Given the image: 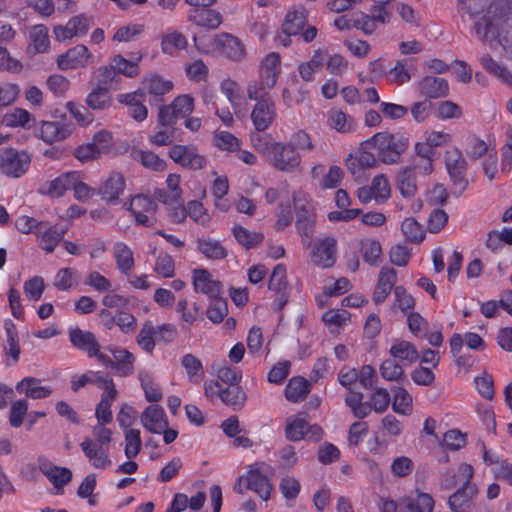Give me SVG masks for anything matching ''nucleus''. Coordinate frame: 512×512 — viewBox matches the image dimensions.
<instances>
[{
    "label": "nucleus",
    "mask_w": 512,
    "mask_h": 512,
    "mask_svg": "<svg viewBox=\"0 0 512 512\" xmlns=\"http://www.w3.org/2000/svg\"><path fill=\"white\" fill-rule=\"evenodd\" d=\"M409 138L402 133L382 131L361 143L363 149L375 148L380 160L385 164H396L409 147Z\"/></svg>",
    "instance_id": "nucleus-1"
},
{
    "label": "nucleus",
    "mask_w": 512,
    "mask_h": 512,
    "mask_svg": "<svg viewBox=\"0 0 512 512\" xmlns=\"http://www.w3.org/2000/svg\"><path fill=\"white\" fill-rule=\"evenodd\" d=\"M391 402L390 394L385 388H377L369 397L363 401V394L357 391H350L345 396V403L351 409L356 418L363 419L372 411L381 414L387 410Z\"/></svg>",
    "instance_id": "nucleus-2"
},
{
    "label": "nucleus",
    "mask_w": 512,
    "mask_h": 512,
    "mask_svg": "<svg viewBox=\"0 0 512 512\" xmlns=\"http://www.w3.org/2000/svg\"><path fill=\"white\" fill-rule=\"evenodd\" d=\"M389 15L380 7L374 9L373 15L359 12L353 15H342L334 20V25L339 30L356 28L365 35H371L377 29L378 24H388Z\"/></svg>",
    "instance_id": "nucleus-3"
},
{
    "label": "nucleus",
    "mask_w": 512,
    "mask_h": 512,
    "mask_svg": "<svg viewBox=\"0 0 512 512\" xmlns=\"http://www.w3.org/2000/svg\"><path fill=\"white\" fill-rule=\"evenodd\" d=\"M281 73V57L276 52L268 53L260 62L258 79L251 81L246 90L271 93Z\"/></svg>",
    "instance_id": "nucleus-4"
},
{
    "label": "nucleus",
    "mask_w": 512,
    "mask_h": 512,
    "mask_svg": "<svg viewBox=\"0 0 512 512\" xmlns=\"http://www.w3.org/2000/svg\"><path fill=\"white\" fill-rule=\"evenodd\" d=\"M247 97L255 102L251 111V120L255 129L259 132L267 130L277 116L276 104L271 93H252L247 90Z\"/></svg>",
    "instance_id": "nucleus-5"
},
{
    "label": "nucleus",
    "mask_w": 512,
    "mask_h": 512,
    "mask_svg": "<svg viewBox=\"0 0 512 512\" xmlns=\"http://www.w3.org/2000/svg\"><path fill=\"white\" fill-rule=\"evenodd\" d=\"M32 156L26 150L15 148L0 149V173L8 178L24 176L31 165Z\"/></svg>",
    "instance_id": "nucleus-6"
},
{
    "label": "nucleus",
    "mask_w": 512,
    "mask_h": 512,
    "mask_svg": "<svg viewBox=\"0 0 512 512\" xmlns=\"http://www.w3.org/2000/svg\"><path fill=\"white\" fill-rule=\"evenodd\" d=\"M266 161L278 171L293 172L301 164V155L292 144L277 142Z\"/></svg>",
    "instance_id": "nucleus-7"
},
{
    "label": "nucleus",
    "mask_w": 512,
    "mask_h": 512,
    "mask_svg": "<svg viewBox=\"0 0 512 512\" xmlns=\"http://www.w3.org/2000/svg\"><path fill=\"white\" fill-rule=\"evenodd\" d=\"M125 208L134 216L135 222L145 227H152L156 223L155 213L157 204L148 195L138 194L133 196Z\"/></svg>",
    "instance_id": "nucleus-8"
},
{
    "label": "nucleus",
    "mask_w": 512,
    "mask_h": 512,
    "mask_svg": "<svg viewBox=\"0 0 512 512\" xmlns=\"http://www.w3.org/2000/svg\"><path fill=\"white\" fill-rule=\"evenodd\" d=\"M285 436L290 441H300L304 438L319 441L323 436V430L316 424L309 425L302 415H292L286 420Z\"/></svg>",
    "instance_id": "nucleus-9"
},
{
    "label": "nucleus",
    "mask_w": 512,
    "mask_h": 512,
    "mask_svg": "<svg viewBox=\"0 0 512 512\" xmlns=\"http://www.w3.org/2000/svg\"><path fill=\"white\" fill-rule=\"evenodd\" d=\"M194 110V98L189 94L176 97L170 105L159 109L158 123L160 126H173L175 120L184 118Z\"/></svg>",
    "instance_id": "nucleus-10"
},
{
    "label": "nucleus",
    "mask_w": 512,
    "mask_h": 512,
    "mask_svg": "<svg viewBox=\"0 0 512 512\" xmlns=\"http://www.w3.org/2000/svg\"><path fill=\"white\" fill-rule=\"evenodd\" d=\"M311 261L322 268L332 267L337 258V241L333 237H325L314 242L310 252Z\"/></svg>",
    "instance_id": "nucleus-11"
},
{
    "label": "nucleus",
    "mask_w": 512,
    "mask_h": 512,
    "mask_svg": "<svg viewBox=\"0 0 512 512\" xmlns=\"http://www.w3.org/2000/svg\"><path fill=\"white\" fill-rule=\"evenodd\" d=\"M126 181L123 174L111 172L103 178L97 188V195L109 205L118 203L120 196L124 193Z\"/></svg>",
    "instance_id": "nucleus-12"
},
{
    "label": "nucleus",
    "mask_w": 512,
    "mask_h": 512,
    "mask_svg": "<svg viewBox=\"0 0 512 512\" xmlns=\"http://www.w3.org/2000/svg\"><path fill=\"white\" fill-rule=\"evenodd\" d=\"M60 70L84 68L94 62L93 54L84 45H76L57 57Z\"/></svg>",
    "instance_id": "nucleus-13"
},
{
    "label": "nucleus",
    "mask_w": 512,
    "mask_h": 512,
    "mask_svg": "<svg viewBox=\"0 0 512 512\" xmlns=\"http://www.w3.org/2000/svg\"><path fill=\"white\" fill-rule=\"evenodd\" d=\"M80 447L89 464L100 470H106L112 466L109 447L94 442L92 438L86 437L80 443Z\"/></svg>",
    "instance_id": "nucleus-14"
},
{
    "label": "nucleus",
    "mask_w": 512,
    "mask_h": 512,
    "mask_svg": "<svg viewBox=\"0 0 512 512\" xmlns=\"http://www.w3.org/2000/svg\"><path fill=\"white\" fill-rule=\"evenodd\" d=\"M169 157L177 164L189 169L198 170L206 165V159L193 146L174 145L169 150Z\"/></svg>",
    "instance_id": "nucleus-15"
},
{
    "label": "nucleus",
    "mask_w": 512,
    "mask_h": 512,
    "mask_svg": "<svg viewBox=\"0 0 512 512\" xmlns=\"http://www.w3.org/2000/svg\"><path fill=\"white\" fill-rule=\"evenodd\" d=\"M192 284L196 293L215 298L222 294V284L204 268H196L192 271Z\"/></svg>",
    "instance_id": "nucleus-16"
},
{
    "label": "nucleus",
    "mask_w": 512,
    "mask_h": 512,
    "mask_svg": "<svg viewBox=\"0 0 512 512\" xmlns=\"http://www.w3.org/2000/svg\"><path fill=\"white\" fill-rule=\"evenodd\" d=\"M141 425L150 433L161 434L169 426L164 409L157 404L149 405L140 415Z\"/></svg>",
    "instance_id": "nucleus-17"
},
{
    "label": "nucleus",
    "mask_w": 512,
    "mask_h": 512,
    "mask_svg": "<svg viewBox=\"0 0 512 512\" xmlns=\"http://www.w3.org/2000/svg\"><path fill=\"white\" fill-rule=\"evenodd\" d=\"M72 133L71 124L63 121H42L39 125L38 136L47 144L63 141Z\"/></svg>",
    "instance_id": "nucleus-18"
},
{
    "label": "nucleus",
    "mask_w": 512,
    "mask_h": 512,
    "mask_svg": "<svg viewBox=\"0 0 512 512\" xmlns=\"http://www.w3.org/2000/svg\"><path fill=\"white\" fill-rule=\"evenodd\" d=\"M92 24V18L78 15L71 18L65 26L55 27L54 34L57 40L66 41L73 37L85 35Z\"/></svg>",
    "instance_id": "nucleus-19"
},
{
    "label": "nucleus",
    "mask_w": 512,
    "mask_h": 512,
    "mask_svg": "<svg viewBox=\"0 0 512 512\" xmlns=\"http://www.w3.org/2000/svg\"><path fill=\"white\" fill-rule=\"evenodd\" d=\"M66 229L57 225H50L47 222L39 223L36 230V237L39 240L40 247L47 253H52L58 243L63 239Z\"/></svg>",
    "instance_id": "nucleus-20"
},
{
    "label": "nucleus",
    "mask_w": 512,
    "mask_h": 512,
    "mask_svg": "<svg viewBox=\"0 0 512 512\" xmlns=\"http://www.w3.org/2000/svg\"><path fill=\"white\" fill-rule=\"evenodd\" d=\"M445 165L453 182L455 184L463 185L467 163L462 152L458 148L453 147L446 151Z\"/></svg>",
    "instance_id": "nucleus-21"
},
{
    "label": "nucleus",
    "mask_w": 512,
    "mask_h": 512,
    "mask_svg": "<svg viewBox=\"0 0 512 512\" xmlns=\"http://www.w3.org/2000/svg\"><path fill=\"white\" fill-rule=\"evenodd\" d=\"M389 354L403 366H410L419 359L416 346L404 339H395L389 349Z\"/></svg>",
    "instance_id": "nucleus-22"
},
{
    "label": "nucleus",
    "mask_w": 512,
    "mask_h": 512,
    "mask_svg": "<svg viewBox=\"0 0 512 512\" xmlns=\"http://www.w3.org/2000/svg\"><path fill=\"white\" fill-rule=\"evenodd\" d=\"M37 463L39 470L56 488L62 487L70 482L72 473L68 468L55 466L45 457H39Z\"/></svg>",
    "instance_id": "nucleus-23"
},
{
    "label": "nucleus",
    "mask_w": 512,
    "mask_h": 512,
    "mask_svg": "<svg viewBox=\"0 0 512 512\" xmlns=\"http://www.w3.org/2000/svg\"><path fill=\"white\" fill-rule=\"evenodd\" d=\"M327 125L330 129L341 133H353L357 129V122L353 116L339 108H332L327 112Z\"/></svg>",
    "instance_id": "nucleus-24"
},
{
    "label": "nucleus",
    "mask_w": 512,
    "mask_h": 512,
    "mask_svg": "<svg viewBox=\"0 0 512 512\" xmlns=\"http://www.w3.org/2000/svg\"><path fill=\"white\" fill-rule=\"evenodd\" d=\"M308 11L302 5L292 7L286 14L282 31L285 35H298L305 27Z\"/></svg>",
    "instance_id": "nucleus-25"
},
{
    "label": "nucleus",
    "mask_w": 512,
    "mask_h": 512,
    "mask_svg": "<svg viewBox=\"0 0 512 512\" xmlns=\"http://www.w3.org/2000/svg\"><path fill=\"white\" fill-rule=\"evenodd\" d=\"M397 281V273L393 268L383 267L380 270L377 286L373 293V301L380 304L386 300Z\"/></svg>",
    "instance_id": "nucleus-26"
},
{
    "label": "nucleus",
    "mask_w": 512,
    "mask_h": 512,
    "mask_svg": "<svg viewBox=\"0 0 512 512\" xmlns=\"http://www.w3.org/2000/svg\"><path fill=\"white\" fill-rule=\"evenodd\" d=\"M69 340L74 347L87 355L97 354V347L100 345L92 332L80 328L70 329Z\"/></svg>",
    "instance_id": "nucleus-27"
},
{
    "label": "nucleus",
    "mask_w": 512,
    "mask_h": 512,
    "mask_svg": "<svg viewBox=\"0 0 512 512\" xmlns=\"http://www.w3.org/2000/svg\"><path fill=\"white\" fill-rule=\"evenodd\" d=\"M475 494L476 490L472 485H468L462 489H459L449 497V508L453 512H471Z\"/></svg>",
    "instance_id": "nucleus-28"
},
{
    "label": "nucleus",
    "mask_w": 512,
    "mask_h": 512,
    "mask_svg": "<svg viewBox=\"0 0 512 512\" xmlns=\"http://www.w3.org/2000/svg\"><path fill=\"white\" fill-rule=\"evenodd\" d=\"M420 93L428 98L445 97L449 87L446 80L439 77L426 76L418 82Z\"/></svg>",
    "instance_id": "nucleus-29"
},
{
    "label": "nucleus",
    "mask_w": 512,
    "mask_h": 512,
    "mask_svg": "<svg viewBox=\"0 0 512 512\" xmlns=\"http://www.w3.org/2000/svg\"><path fill=\"white\" fill-rule=\"evenodd\" d=\"M112 253L117 269L122 274L129 276L135 266L133 251L131 248L123 242H117L113 246Z\"/></svg>",
    "instance_id": "nucleus-30"
},
{
    "label": "nucleus",
    "mask_w": 512,
    "mask_h": 512,
    "mask_svg": "<svg viewBox=\"0 0 512 512\" xmlns=\"http://www.w3.org/2000/svg\"><path fill=\"white\" fill-rule=\"evenodd\" d=\"M16 391L32 399H43L51 395L49 387L42 386L41 380L34 377H26L16 385Z\"/></svg>",
    "instance_id": "nucleus-31"
},
{
    "label": "nucleus",
    "mask_w": 512,
    "mask_h": 512,
    "mask_svg": "<svg viewBox=\"0 0 512 512\" xmlns=\"http://www.w3.org/2000/svg\"><path fill=\"white\" fill-rule=\"evenodd\" d=\"M246 487H249V490L257 493L265 501L269 499L272 489L267 477L255 467H251L247 472Z\"/></svg>",
    "instance_id": "nucleus-32"
},
{
    "label": "nucleus",
    "mask_w": 512,
    "mask_h": 512,
    "mask_svg": "<svg viewBox=\"0 0 512 512\" xmlns=\"http://www.w3.org/2000/svg\"><path fill=\"white\" fill-rule=\"evenodd\" d=\"M188 19L197 26L215 29L222 23L219 12L211 9L193 8L189 11Z\"/></svg>",
    "instance_id": "nucleus-33"
},
{
    "label": "nucleus",
    "mask_w": 512,
    "mask_h": 512,
    "mask_svg": "<svg viewBox=\"0 0 512 512\" xmlns=\"http://www.w3.org/2000/svg\"><path fill=\"white\" fill-rule=\"evenodd\" d=\"M114 357V366L116 375L127 377L134 372L135 356L124 348H116L112 350Z\"/></svg>",
    "instance_id": "nucleus-34"
},
{
    "label": "nucleus",
    "mask_w": 512,
    "mask_h": 512,
    "mask_svg": "<svg viewBox=\"0 0 512 512\" xmlns=\"http://www.w3.org/2000/svg\"><path fill=\"white\" fill-rule=\"evenodd\" d=\"M403 503L407 512H433L435 506L433 497L419 490L414 495L406 497Z\"/></svg>",
    "instance_id": "nucleus-35"
},
{
    "label": "nucleus",
    "mask_w": 512,
    "mask_h": 512,
    "mask_svg": "<svg viewBox=\"0 0 512 512\" xmlns=\"http://www.w3.org/2000/svg\"><path fill=\"white\" fill-rule=\"evenodd\" d=\"M218 45L222 47L223 53L234 61H239L245 56V47L240 39L231 35L223 34L216 39Z\"/></svg>",
    "instance_id": "nucleus-36"
},
{
    "label": "nucleus",
    "mask_w": 512,
    "mask_h": 512,
    "mask_svg": "<svg viewBox=\"0 0 512 512\" xmlns=\"http://www.w3.org/2000/svg\"><path fill=\"white\" fill-rule=\"evenodd\" d=\"M180 363L184 368L188 381L192 384H199L204 378V367L201 360L192 353L184 354Z\"/></svg>",
    "instance_id": "nucleus-37"
},
{
    "label": "nucleus",
    "mask_w": 512,
    "mask_h": 512,
    "mask_svg": "<svg viewBox=\"0 0 512 512\" xmlns=\"http://www.w3.org/2000/svg\"><path fill=\"white\" fill-rule=\"evenodd\" d=\"M414 70L411 59L397 61L387 73V81L391 84L402 85L411 79V72Z\"/></svg>",
    "instance_id": "nucleus-38"
},
{
    "label": "nucleus",
    "mask_w": 512,
    "mask_h": 512,
    "mask_svg": "<svg viewBox=\"0 0 512 512\" xmlns=\"http://www.w3.org/2000/svg\"><path fill=\"white\" fill-rule=\"evenodd\" d=\"M310 391L309 382L303 377H292L285 387V397L290 402H300Z\"/></svg>",
    "instance_id": "nucleus-39"
},
{
    "label": "nucleus",
    "mask_w": 512,
    "mask_h": 512,
    "mask_svg": "<svg viewBox=\"0 0 512 512\" xmlns=\"http://www.w3.org/2000/svg\"><path fill=\"white\" fill-rule=\"evenodd\" d=\"M188 46L187 38L180 32L171 31L162 38L161 48L163 53L176 56Z\"/></svg>",
    "instance_id": "nucleus-40"
},
{
    "label": "nucleus",
    "mask_w": 512,
    "mask_h": 512,
    "mask_svg": "<svg viewBox=\"0 0 512 512\" xmlns=\"http://www.w3.org/2000/svg\"><path fill=\"white\" fill-rule=\"evenodd\" d=\"M75 171L59 175L47 184L45 193L50 197H61L67 190L72 189L75 184Z\"/></svg>",
    "instance_id": "nucleus-41"
},
{
    "label": "nucleus",
    "mask_w": 512,
    "mask_h": 512,
    "mask_svg": "<svg viewBox=\"0 0 512 512\" xmlns=\"http://www.w3.org/2000/svg\"><path fill=\"white\" fill-rule=\"evenodd\" d=\"M138 380L148 402H158L163 398L161 388L155 382L154 377L150 372L145 370L140 371L138 374Z\"/></svg>",
    "instance_id": "nucleus-42"
},
{
    "label": "nucleus",
    "mask_w": 512,
    "mask_h": 512,
    "mask_svg": "<svg viewBox=\"0 0 512 512\" xmlns=\"http://www.w3.org/2000/svg\"><path fill=\"white\" fill-rule=\"evenodd\" d=\"M86 105L92 110H106L112 105V97L106 87L97 86L86 97Z\"/></svg>",
    "instance_id": "nucleus-43"
},
{
    "label": "nucleus",
    "mask_w": 512,
    "mask_h": 512,
    "mask_svg": "<svg viewBox=\"0 0 512 512\" xmlns=\"http://www.w3.org/2000/svg\"><path fill=\"white\" fill-rule=\"evenodd\" d=\"M403 431L404 426L402 422L391 414L384 416L378 427V433L390 441H395L402 435Z\"/></svg>",
    "instance_id": "nucleus-44"
},
{
    "label": "nucleus",
    "mask_w": 512,
    "mask_h": 512,
    "mask_svg": "<svg viewBox=\"0 0 512 512\" xmlns=\"http://www.w3.org/2000/svg\"><path fill=\"white\" fill-rule=\"evenodd\" d=\"M417 176L412 169L404 167L397 175V186L401 195L412 198L417 193Z\"/></svg>",
    "instance_id": "nucleus-45"
},
{
    "label": "nucleus",
    "mask_w": 512,
    "mask_h": 512,
    "mask_svg": "<svg viewBox=\"0 0 512 512\" xmlns=\"http://www.w3.org/2000/svg\"><path fill=\"white\" fill-rule=\"evenodd\" d=\"M236 241L245 249H252L262 243L264 235L260 232L250 231L241 225L233 228Z\"/></svg>",
    "instance_id": "nucleus-46"
},
{
    "label": "nucleus",
    "mask_w": 512,
    "mask_h": 512,
    "mask_svg": "<svg viewBox=\"0 0 512 512\" xmlns=\"http://www.w3.org/2000/svg\"><path fill=\"white\" fill-rule=\"evenodd\" d=\"M198 250L208 259H224L228 252L226 248L217 240L206 238L197 241Z\"/></svg>",
    "instance_id": "nucleus-47"
},
{
    "label": "nucleus",
    "mask_w": 512,
    "mask_h": 512,
    "mask_svg": "<svg viewBox=\"0 0 512 512\" xmlns=\"http://www.w3.org/2000/svg\"><path fill=\"white\" fill-rule=\"evenodd\" d=\"M322 320L331 332H336L349 324L350 313L344 309H330L323 314Z\"/></svg>",
    "instance_id": "nucleus-48"
},
{
    "label": "nucleus",
    "mask_w": 512,
    "mask_h": 512,
    "mask_svg": "<svg viewBox=\"0 0 512 512\" xmlns=\"http://www.w3.org/2000/svg\"><path fill=\"white\" fill-rule=\"evenodd\" d=\"M360 252L369 265H378L382 260V247L378 240L363 239L360 241Z\"/></svg>",
    "instance_id": "nucleus-49"
},
{
    "label": "nucleus",
    "mask_w": 512,
    "mask_h": 512,
    "mask_svg": "<svg viewBox=\"0 0 512 512\" xmlns=\"http://www.w3.org/2000/svg\"><path fill=\"white\" fill-rule=\"evenodd\" d=\"M324 58L325 53L322 50H316L309 61L301 63L298 67L301 78L306 82L312 81L315 73L321 69Z\"/></svg>",
    "instance_id": "nucleus-50"
},
{
    "label": "nucleus",
    "mask_w": 512,
    "mask_h": 512,
    "mask_svg": "<svg viewBox=\"0 0 512 512\" xmlns=\"http://www.w3.org/2000/svg\"><path fill=\"white\" fill-rule=\"evenodd\" d=\"M133 158L145 168L155 172H162L167 167L165 160L152 151L135 150L133 151Z\"/></svg>",
    "instance_id": "nucleus-51"
},
{
    "label": "nucleus",
    "mask_w": 512,
    "mask_h": 512,
    "mask_svg": "<svg viewBox=\"0 0 512 512\" xmlns=\"http://www.w3.org/2000/svg\"><path fill=\"white\" fill-rule=\"evenodd\" d=\"M1 125L6 127H23L25 128L30 122L31 114L23 108H14L6 113L1 112Z\"/></svg>",
    "instance_id": "nucleus-52"
},
{
    "label": "nucleus",
    "mask_w": 512,
    "mask_h": 512,
    "mask_svg": "<svg viewBox=\"0 0 512 512\" xmlns=\"http://www.w3.org/2000/svg\"><path fill=\"white\" fill-rule=\"evenodd\" d=\"M30 49L35 53H44L48 51L50 42L48 30L44 25H35L31 28L30 33Z\"/></svg>",
    "instance_id": "nucleus-53"
},
{
    "label": "nucleus",
    "mask_w": 512,
    "mask_h": 512,
    "mask_svg": "<svg viewBox=\"0 0 512 512\" xmlns=\"http://www.w3.org/2000/svg\"><path fill=\"white\" fill-rule=\"evenodd\" d=\"M296 229L301 236L302 245L306 248L311 246L314 234L315 214L296 216Z\"/></svg>",
    "instance_id": "nucleus-54"
},
{
    "label": "nucleus",
    "mask_w": 512,
    "mask_h": 512,
    "mask_svg": "<svg viewBox=\"0 0 512 512\" xmlns=\"http://www.w3.org/2000/svg\"><path fill=\"white\" fill-rule=\"evenodd\" d=\"M220 399L225 405L232 407L234 410H239L246 402V393L241 387L230 385L222 389Z\"/></svg>",
    "instance_id": "nucleus-55"
},
{
    "label": "nucleus",
    "mask_w": 512,
    "mask_h": 512,
    "mask_svg": "<svg viewBox=\"0 0 512 512\" xmlns=\"http://www.w3.org/2000/svg\"><path fill=\"white\" fill-rule=\"evenodd\" d=\"M213 143L217 149L225 152H237L241 148L240 140L228 131H216Z\"/></svg>",
    "instance_id": "nucleus-56"
},
{
    "label": "nucleus",
    "mask_w": 512,
    "mask_h": 512,
    "mask_svg": "<svg viewBox=\"0 0 512 512\" xmlns=\"http://www.w3.org/2000/svg\"><path fill=\"white\" fill-rule=\"evenodd\" d=\"M392 409L400 415H410L412 413V396L402 387L393 389Z\"/></svg>",
    "instance_id": "nucleus-57"
},
{
    "label": "nucleus",
    "mask_w": 512,
    "mask_h": 512,
    "mask_svg": "<svg viewBox=\"0 0 512 512\" xmlns=\"http://www.w3.org/2000/svg\"><path fill=\"white\" fill-rule=\"evenodd\" d=\"M154 336H156V333L153 323L151 321H146L136 336V342L141 349L151 354L156 346Z\"/></svg>",
    "instance_id": "nucleus-58"
},
{
    "label": "nucleus",
    "mask_w": 512,
    "mask_h": 512,
    "mask_svg": "<svg viewBox=\"0 0 512 512\" xmlns=\"http://www.w3.org/2000/svg\"><path fill=\"white\" fill-rule=\"evenodd\" d=\"M143 88L153 95H164L172 90L173 84L158 75H150L143 79Z\"/></svg>",
    "instance_id": "nucleus-59"
},
{
    "label": "nucleus",
    "mask_w": 512,
    "mask_h": 512,
    "mask_svg": "<svg viewBox=\"0 0 512 512\" xmlns=\"http://www.w3.org/2000/svg\"><path fill=\"white\" fill-rule=\"evenodd\" d=\"M125 435L124 453L128 459L135 458L141 451L142 441L139 429H127Z\"/></svg>",
    "instance_id": "nucleus-60"
},
{
    "label": "nucleus",
    "mask_w": 512,
    "mask_h": 512,
    "mask_svg": "<svg viewBox=\"0 0 512 512\" xmlns=\"http://www.w3.org/2000/svg\"><path fill=\"white\" fill-rule=\"evenodd\" d=\"M293 205L296 216L314 214V207L310 195L302 189L293 193Z\"/></svg>",
    "instance_id": "nucleus-61"
},
{
    "label": "nucleus",
    "mask_w": 512,
    "mask_h": 512,
    "mask_svg": "<svg viewBox=\"0 0 512 512\" xmlns=\"http://www.w3.org/2000/svg\"><path fill=\"white\" fill-rule=\"evenodd\" d=\"M144 32V25L139 23H129L119 27L114 35L113 41L116 42H129L135 40L139 35Z\"/></svg>",
    "instance_id": "nucleus-62"
},
{
    "label": "nucleus",
    "mask_w": 512,
    "mask_h": 512,
    "mask_svg": "<svg viewBox=\"0 0 512 512\" xmlns=\"http://www.w3.org/2000/svg\"><path fill=\"white\" fill-rule=\"evenodd\" d=\"M482 66L492 75L498 77L502 81L512 85V73L504 66L494 61L489 55L483 56L481 59Z\"/></svg>",
    "instance_id": "nucleus-63"
},
{
    "label": "nucleus",
    "mask_w": 512,
    "mask_h": 512,
    "mask_svg": "<svg viewBox=\"0 0 512 512\" xmlns=\"http://www.w3.org/2000/svg\"><path fill=\"white\" fill-rule=\"evenodd\" d=\"M377 203L385 202L391 195V188L385 175L379 174L375 176L370 185Z\"/></svg>",
    "instance_id": "nucleus-64"
}]
</instances>
